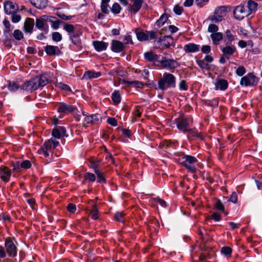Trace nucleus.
Listing matches in <instances>:
<instances>
[{
    "instance_id": "3c124183",
    "label": "nucleus",
    "mask_w": 262,
    "mask_h": 262,
    "mask_svg": "<svg viewBox=\"0 0 262 262\" xmlns=\"http://www.w3.org/2000/svg\"><path fill=\"white\" fill-rule=\"evenodd\" d=\"M127 83L136 88H142L143 86V83L139 81L134 80V81H127Z\"/></svg>"
},
{
    "instance_id": "dca6fc26",
    "label": "nucleus",
    "mask_w": 262,
    "mask_h": 262,
    "mask_svg": "<svg viewBox=\"0 0 262 262\" xmlns=\"http://www.w3.org/2000/svg\"><path fill=\"white\" fill-rule=\"evenodd\" d=\"M111 50L115 53H120L125 50V45L121 41L113 40L111 42Z\"/></svg>"
},
{
    "instance_id": "0eeeda50",
    "label": "nucleus",
    "mask_w": 262,
    "mask_h": 262,
    "mask_svg": "<svg viewBox=\"0 0 262 262\" xmlns=\"http://www.w3.org/2000/svg\"><path fill=\"white\" fill-rule=\"evenodd\" d=\"M159 62L163 68L169 70L174 69L179 66L176 60L171 58H167L165 56H161Z\"/></svg>"
},
{
    "instance_id": "e433bc0d",
    "label": "nucleus",
    "mask_w": 262,
    "mask_h": 262,
    "mask_svg": "<svg viewBox=\"0 0 262 262\" xmlns=\"http://www.w3.org/2000/svg\"><path fill=\"white\" fill-rule=\"evenodd\" d=\"M49 23H51V27L54 29H57L60 23H62L61 21L56 19V17L51 16L50 21H49Z\"/></svg>"
},
{
    "instance_id": "a19ab883",
    "label": "nucleus",
    "mask_w": 262,
    "mask_h": 262,
    "mask_svg": "<svg viewBox=\"0 0 262 262\" xmlns=\"http://www.w3.org/2000/svg\"><path fill=\"white\" fill-rule=\"evenodd\" d=\"M214 207L218 210L225 213V208L223 204L220 200H217L214 204Z\"/></svg>"
},
{
    "instance_id": "5701e85b",
    "label": "nucleus",
    "mask_w": 262,
    "mask_h": 262,
    "mask_svg": "<svg viewBox=\"0 0 262 262\" xmlns=\"http://www.w3.org/2000/svg\"><path fill=\"white\" fill-rule=\"evenodd\" d=\"M222 52L223 55L229 59V57L228 56L232 55L234 53L236 52V49L234 46H226L222 49Z\"/></svg>"
},
{
    "instance_id": "c756f323",
    "label": "nucleus",
    "mask_w": 262,
    "mask_h": 262,
    "mask_svg": "<svg viewBox=\"0 0 262 262\" xmlns=\"http://www.w3.org/2000/svg\"><path fill=\"white\" fill-rule=\"evenodd\" d=\"M257 6L258 5L257 3L252 0H249L247 2V6L246 7H247V10L249 13L250 15L253 12L256 11L257 10Z\"/></svg>"
},
{
    "instance_id": "20e7f679",
    "label": "nucleus",
    "mask_w": 262,
    "mask_h": 262,
    "mask_svg": "<svg viewBox=\"0 0 262 262\" xmlns=\"http://www.w3.org/2000/svg\"><path fill=\"white\" fill-rule=\"evenodd\" d=\"M51 16L44 15L36 19L35 26L39 30L43 31L44 33L47 34L49 29V26L48 24L49 21H50Z\"/></svg>"
},
{
    "instance_id": "1a4fd4ad",
    "label": "nucleus",
    "mask_w": 262,
    "mask_h": 262,
    "mask_svg": "<svg viewBox=\"0 0 262 262\" xmlns=\"http://www.w3.org/2000/svg\"><path fill=\"white\" fill-rule=\"evenodd\" d=\"M258 79L252 73H250L241 78L240 84L245 86H253L257 84Z\"/></svg>"
},
{
    "instance_id": "49530a36",
    "label": "nucleus",
    "mask_w": 262,
    "mask_h": 262,
    "mask_svg": "<svg viewBox=\"0 0 262 262\" xmlns=\"http://www.w3.org/2000/svg\"><path fill=\"white\" fill-rule=\"evenodd\" d=\"M173 10L174 13L178 15H181L184 11L183 8L179 5H176Z\"/></svg>"
},
{
    "instance_id": "72a5a7b5",
    "label": "nucleus",
    "mask_w": 262,
    "mask_h": 262,
    "mask_svg": "<svg viewBox=\"0 0 262 262\" xmlns=\"http://www.w3.org/2000/svg\"><path fill=\"white\" fill-rule=\"evenodd\" d=\"M101 75L100 72H94L92 71H86L84 74V77L86 79L97 78Z\"/></svg>"
},
{
    "instance_id": "e2e57ef3",
    "label": "nucleus",
    "mask_w": 262,
    "mask_h": 262,
    "mask_svg": "<svg viewBox=\"0 0 262 262\" xmlns=\"http://www.w3.org/2000/svg\"><path fill=\"white\" fill-rule=\"evenodd\" d=\"M76 209V206L74 204L70 203L67 206V210L71 213H74Z\"/></svg>"
},
{
    "instance_id": "9b49d317",
    "label": "nucleus",
    "mask_w": 262,
    "mask_h": 262,
    "mask_svg": "<svg viewBox=\"0 0 262 262\" xmlns=\"http://www.w3.org/2000/svg\"><path fill=\"white\" fill-rule=\"evenodd\" d=\"M38 88L43 87L52 81L51 76L49 74L44 73L39 77L34 78Z\"/></svg>"
},
{
    "instance_id": "6e6552de",
    "label": "nucleus",
    "mask_w": 262,
    "mask_h": 262,
    "mask_svg": "<svg viewBox=\"0 0 262 262\" xmlns=\"http://www.w3.org/2000/svg\"><path fill=\"white\" fill-rule=\"evenodd\" d=\"M227 14V7L225 6H220L216 8L214 14L211 16L210 19L214 22L218 23L221 21L223 18Z\"/></svg>"
},
{
    "instance_id": "680f3d73",
    "label": "nucleus",
    "mask_w": 262,
    "mask_h": 262,
    "mask_svg": "<svg viewBox=\"0 0 262 262\" xmlns=\"http://www.w3.org/2000/svg\"><path fill=\"white\" fill-rule=\"evenodd\" d=\"M228 201L234 204L237 202V195L236 192H233L232 193Z\"/></svg>"
},
{
    "instance_id": "8fccbe9b",
    "label": "nucleus",
    "mask_w": 262,
    "mask_h": 262,
    "mask_svg": "<svg viewBox=\"0 0 262 262\" xmlns=\"http://www.w3.org/2000/svg\"><path fill=\"white\" fill-rule=\"evenodd\" d=\"M219 27L215 24H210L208 26V31L212 33V34L216 33L217 32Z\"/></svg>"
},
{
    "instance_id": "13d9d810",
    "label": "nucleus",
    "mask_w": 262,
    "mask_h": 262,
    "mask_svg": "<svg viewBox=\"0 0 262 262\" xmlns=\"http://www.w3.org/2000/svg\"><path fill=\"white\" fill-rule=\"evenodd\" d=\"M63 29L69 33H73L74 31V26L73 25L65 24Z\"/></svg>"
},
{
    "instance_id": "f704fd0d",
    "label": "nucleus",
    "mask_w": 262,
    "mask_h": 262,
    "mask_svg": "<svg viewBox=\"0 0 262 262\" xmlns=\"http://www.w3.org/2000/svg\"><path fill=\"white\" fill-rule=\"evenodd\" d=\"M112 99L115 105L118 104L121 101V97L119 91H115L112 94Z\"/></svg>"
},
{
    "instance_id": "f8f14e48",
    "label": "nucleus",
    "mask_w": 262,
    "mask_h": 262,
    "mask_svg": "<svg viewBox=\"0 0 262 262\" xmlns=\"http://www.w3.org/2000/svg\"><path fill=\"white\" fill-rule=\"evenodd\" d=\"M84 116L83 122V125L86 127L89 124H94L98 123L99 118L97 115L93 114L91 115H87L84 112L82 113Z\"/></svg>"
},
{
    "instance_id": "412c9836",
    "label": "nucleus",
    "mask_w": 262,
    "mask_h": 262,
    "mask_svg": "<svg viewBox=\"0 0 262 262\" xmlns=\"http://www.w3.org/2000/svg\"><path fill=\"white\" fill-rule=\"evenodd\" d=\"M66 130L63 126H57L52 131V135L57 139L66 136Z\"/></svg>"
},
{
    "instance_id": "bf43d9fd",
    "label": "nucleus",
    "mask_w": 262,
    "mask_h": 262,
    "mask_svg": "<svg viewBox=\"0 0 262 262\" xmlns=\"http://www.w3.org/2000/svg\"><path fill=\"white\" fill-rule=\"evenodd\" d=\"M124 45H128V44H131L133 45L134 43L132 36L129 34H126L124 36Z\"/></svg>"
},
{
    "instance_id": "f257e3e1",
    "label": "nucleus",
    "mask_w": 262,
    "mask_h": 262,
    "mask_svg": "<svg viewBox=\"0 0 262 262\" xmlns=\"http://www.w3.org/2000/svg\"><path fill=\"white\" fill-rule=\"evenodd\" d=\"M158 85L159 89L163 91L170 88H174L176 85V78L172 74L165 72L159 80Z\"/></svg>"
},
{
    "instance_id": "4d7b16f0",
    "label": "nucleus",
    "mask_w": 262,
    "mask_h": 262,
    "mask_svg": "<svg viewBox=\"0 0 262 262\" xmlns=\"http://www.w3.org/2000/svg\"><path fill=\"white\" fill-rule=\"evenodd\" d=\"M109 5L108 4H101V11L103 13L108 14L109 13Z\"/></svg>"
},
{
    "instance_id": "4468645a",
    "label": "nucleus",
    "mask_w": 262,
    "mask_h": 262,
    "mask_svg": "<svg viewBox=\"0 0 262 262\" xmlns=\"http://www.w3.org/2000/svg\"><path fill=\"white\" fill-rule=\"evenodd\" d=\"M75 110L76 107L74 106L63 102L60 103L57 108L59 113L65 114L73 112Z\"/></svg>"
},
{
    "instance_id": "4be33fe9",
    "label": "nucleus",
    "mask_w": 262,
    "mask_h": 262,
    "mask_svg": "<svg viewBox=\"0 0 262 262\" xmlns=\"http://www.w3.org/2000/svg\"><path fill=\"white\" fill-rule=\"evenodd\" d=\"M93 45L97 52H101L106 50L108 44L103 41L95 40L93 41Z\"/></svg>"
},
{
    "instance_id": "39448f33",
    "label": "nucleus",
    "mask_w": 262,
    "mask_h": 262,
    "mask_svg": "<svg viewBox=\"0 0 262 262\" xmlns=\"http://www.w3.org/2000/svg\"><path fill=\"white\" fill-rule=\"evenodd\" d=\"M177 127L180 130L185 133L190 128V124L192 123V119L181 116L174 120Z\"/></svg>"
},
{
    "instance_id": "b1692460",
    "label": "nucleus",
    "mask_w": 262,
    "mask_h": 262,
    "mask_svg": "<svg viewBox=\"0 0 262 262\" xmlns=\"http://www.w3.org/2000/svg\"><path fill=\"white\" fill-rule=\"evenodd\" d=\"M183 49L186 53L196 52L200 50V45H196L194 43H189L185 45Z\"/></svg>"
},
{
    "instance_id": "58836bf2",
    "label": "nucleus",
    "mask_w": 262,
    "mask_h": 262,
    "mask_svg": "<svg viewBox=\"0 0 262 262\" xmlns=\"http://www.w3.org/2000/svg\"><path fill=\"white\" fill-rule=\"evenodd\" d=\"M96 174L98 178L97 182L98 183H106V179L103 176V173L99 170H96Z\"/></svg>"
},
{
    "instance_id": "603ef678",
    "label": "nucleus",
    "mask_w": 262,
    "mask_h": 262,
    "mask_svg": "<svg viewBox=\"0 0 262 262\" xmlns=\"http://www.w3.org/2000/svg\"><path fill=\"white\" fill-rule=\"evenodd\" d=\"M225 34L226 37L229 42L231 43L234 40V36L232 34L230 30H227Z\"/></svg>"
},
{
    "instance_id": "423d86ee",
    "label": "nucleus",
    "mask_w": 262,
    "mask_h": 262,
    "mask_svg": "<svg viewBox=\"0 0 262 262\" xmlns=\"http://www.w3.org/2000/svg\"><path fill=\"white\" fill-rule=\"evenodd\" d=\"M5 247L9 256L14 257L17 255V248L16 245L10 237H7L5 241Z\"/></svg>"
},
{
    "instance_id": "69168bd1",
    "label": "nucleus",
    "mask_w": 262,
    "mask_h": 262,
    "mask_svg": "<svg viewBox=\"0 0 262 262\" xmlns=\"http://www.w3.org/2000/svg\"><path fill=\"white\" fill-rule=\"evenodd\" d=\"M58 86L59 88H61L62 90L67 91H71V88H70V86L66 84H64L63 83H62V82L58 83Z\"/></svg>"
},
{
    "instance_id": "5fc2aeb1",
    "label": "nucleus",
    "mask_w": 262,
    "mask_h": 262,
    "mask_svg": "<svg viewBox=\"0 0 262 262\" xmlns=\"http://www.w3.org/2000/svg\"><path fill=\"white\" fill-rule=\"evenodd\" d=\"M246 73V70L244 66H241L237 68L236 74L238 76H242Z\"/></svg>"
},
{
    "instance_id": "393cba45",
    "label": "nucleus",
    "mask_w": 262,
    "mask_h": 262,
    "mask_svg": "<svg viewBox=\"0 0 262 262\" xmlns=\"http://www.w3.org/2000/svg\"><path fill=\"white\" fill-rule=\"evenodd\" d=\"M4 9L7 14H11L15 12L17 9L12 2L7 1L4 4Z\"/></svg>"
},
{
    "instance_id": "0e129e2a",
    "label": "nucleus",
    "mask_w": 262,
    "mask_h": 262,
    "mask_svg": "<svg viewBox=\"0 0 262 262\" xmlns=\"http://www.w3.org/2000/svg\"><path fill=\"white\" fill-rule=\"evenodd\" d=\"M201 51L204 54H208L211 51V47L209 45L203 46L201 48Z\"/></svg>"
},
{
    "instance_id": "774afa93",
    "label": "nucleus",
    "mask_w": 262,
    "mask_h": 262,
    "mask_svg": "<svg viewBox=\"0 0 262 262\" xmlns=\"http://www.w3.org/2000/svg\"><path fill=\"white\" fill-rule=\"evenodd\" d=\"M107 122L113 126H116L117 125V121L115 118H108L107 119Z\"/></svg>"
},
{
    "instance_id": "37998d69",
    "label": "nucleus",
    "mask_w": 262,
    "mask_h": 262,
    "mask_svg": "<svg viewBox=\"0 0 262 262\" xmlns=\"http://www.w3.org/2000/svg\"><path fill=\"white\" fill-rule=\"evenodd\" d=\"M121 10L120 6L117 3L113 5L112 7L111 8V11L115 14H119Z\"/></svg>"
},
{
    "instance_id": "c9c22d12",
    "label": "nucleus",
    "mask_w": 262,
    "mask_h": 262,
    "mask_svg": "<svg viewBox=\"0 0 262 262\" xmlns=\"http://www.w3.org/2000/svg\"><path fill=\"white\" fill-rule=\"evenodd\" d=\"M90 214L92 219L94 220H97L99 218L98 215V209L97 207L96 204H94L92 209L90 211Z\"/></svg>"
},
{
    "instance_id": "473e14b6",
    "label": "nucleus",
    "mask_w": 262,
    "mask_h": 262,
    "mask_svg": "<svg viewBox=\"0 0 262 262\" xmlns=\"http://www.w3.org/2000/svg\"><path fill=\"white\" fill-rule=\"evenodd\" d=\"M8 88L10 91L12 92H14L19 89L20 90V86L19 85V83L17 81H8Z\"/></svg>"
},
{
    "instance_id": "f3484780",
    "label": "nucleus",
    "mask_w": 262,
    "mask_h": 262,
    "mask_svg": "<svg viewBox=\"0 0 262 262\" xmlns=\"http://www.w3.org/2000/svg\"><path fill=\"white\" fill-rule=\"evenodd\" d=\"M11 175V170L6 166H0V178L4 182H8Z\"/></svg>"
},
{
    "instance_id": "de8ad7c7",
    "label": "nucleus",
    "mask_w": 262,
    "mask_h": 262,
    "mask_svg": "<svg viewBox=\"0 0 262 262\" xmlns=\"http://www.w3.org/2000/svg\"><path fill=\"white\" fill-rule=\"evenodd\" d=\"M52 39L54 41L59 42L62 39L61 35L58 32H55L52 33Z\"/></svg>"
},
{
    "instance_id": "c85d7f7f",
    "label": "nucleus",
    "mask_w": 262,
    "mask_h": 262,
    "mask_svg": "<svg viewBox=\"0 0 262 262\" xmlns=\"http://www.w3.org/2000/svg\"><path fill=\"white\" fill-rule=\"evenodd\" d=\"M143 3V0H134L133 5L130 6V9L135 14L139 11Z\"/></svg>"
},
{
    "instance_id": "f03ea898",
    "label": "nucleus",
    "mask_w": 262,
    "mask_h": 262,
    "mask_svg": "<svg viewBox=\"0 0 262 262\" xmlns=\"http://www.w3.org/2000/svg\"><path fill=\"white\" fill-rule=\"evenodd\" d=\"M58 145V141L51 138L44 142L41 148L38 150V153L45 157H48L49 156V153Z\"/></svg>"
},
{
    "instance_id": "ddd939ff",
    "label": "nucleus",
    "mask_w": 262,
    "mask_h": 262,
    "mask_svg": "<svg viewBox=\"0 0 262 262\" xmlns=\"http://www.w3.org/2000/svg\"><path fill=\"white\" fill-rule=\"evenodd\" d=\"M37 83L35 78L32 79L29 81L25 82L20 86V91H26L32 92L38 89Z\"/></svg>"
},
{
    "instance_id": "6e6d98bb",
    "label": "nucleus",
    "mask_w": 262,
    "mask_h": 262,
    "mask_svg": "<svg viewBox=\"0 0 262 262\" xmlns=\"http://www.w3.org/2000/svg\"><path fill=\"white\" fill-rule=\"evenodd\" d=\"M31 166V163L29 160H24L20 162L21 168L28 169Z\"/></svg>"
},
{
    "instance_id": "bb28decb",
    "label": "nucleus",
    "mask_w": 262,
    "mask_h": 262,
    "mask_svg": "<svg viewBox=\"0 0 262 262\" xmlns=\"http://www.w3.org/2000/svg\"><path fill=\"white\" fill-rule=\"evenodd\" d=\"M30 3L36 8L39 9L46 7L48 3L47 0H29Z\"/></svg>"
},
{
    "instance_id": "2eb2a0df",
    "label": "nucleus",
    "mask_w": 262,
    "mask_h": 262,
    "mask_svg": "<svg viewBox=\"0 0 262 262\" xmlns=\"http://www.w3.org/2000/svg\"><path fill=\"white\" fill-rule=\"evenodd\" d=\"M160 55L155 54L152 51H148L144 54V59L150 62L155 64L157 62H159L160 59Z\"/></svg>"
},
{
    "instance_id": "cd10ccee",
    "label": "nucleus",
    "mask_w": 262,
    "mask_h": 262,
    "mask_svg": "<svg viewBox=\"0 0 262 262\" xmlns=\"http://www.w3.org/2000/svg\"><path fill=\"white\" fill-rule=\"evenodd\" d=\"M228 83L227 80L223 79H217L215 83V89L225 91L228 88Z\"/></svg>"
},
{
    "instance_id": "a18cd8bd",
    "label": "nucleus",
    "mask_w": 262,
    "mask_h": 262,
    "mask_svg": "<svg viewBox=\"0 0 262 262\" xmlns=\"http://www.w3.org/2000/svg\"><path fill=\"white\" fill-rule=\"evenodd\" d=\"M13 36L15 39L20 40L24 37L23 33L19 30H15L13 32Z\"/></svg>"
},
{
    "instance_id": "4c0bfd02",
    "label": "nucleus",
    "mask_w": 262,
    "mask_h": 262,
    "mask_svg": "<svg viewBox=\"0 0 262 262\" xmlns=\"http://www.w3.org/2000/svg\"><path fill=\"white\" fill-rule=\"evenodd\" d=\"M168 19V16L166 14H162L159 19L156 21V25L157 26H163L165 23Z\"/></svg>"
},
{
    "instance_id": "c03bdc74",
    "label": "nucleus",
    "mask_w": 262,
    "mask_h": 262,
    "mask_svg": "<svg viewBox=\"0 0 262 262\" xmlns=\"http://www.w3.org/2000/svg\"><path fill=\"white\" fill-rule=\"evenodd\" d=\"M85 181L93 182L96 180L95 174L90 172H86L84 175Z\"/></svg>"
},
{
    "instance_id": "a878e982",
    "label": "nucleus",
    "mask_w": 262,
    "mask_h": 262,
    "mask_svg": "<svg viewBox=\"0 0 262 262\" xmlns=\"http://www.w3.org/2000/svg\"><path fill=\"white\" fill-rule=\"evenodd\" d=\"M159 39V41L162 42L166 48H169L173 42V38L170 35L164 36Z\"/></svg>"
},
{
    "instance_id": "052dcab7",
    "label": "nucleus",
    "mask_w": 262,
    "mask_h": 262,
    "mask_svg": "<svg viewBox=\"0 0 262 262\" xmlns=\"http://www.w3.org/2000/svg\"><path fill=\"white\" fill-rule=\"evenodd\" d=\"M179 88L181 90L186 91L188 89V86L184 80H182L179 83Z\"/></svg>"
},
{
    "instance_id": "aec40b11",
    "label": "nucleus",
    "mask_w": 262,
    "mask_h": 262,
    "mask_svg": "<svg viewBox=\"0 0 262 262\" xmlns=\"http://www.w3.org/2000/svg\"><path fill=\"white\" fill-rule=\"evenodd\" d=\"M34 26V20L31 18H27L24 25V31L26 33H31Z\"/></svg>"
},
{
    "instance_id": "7c9ffc66",
    "label": "nucleus",
    "mask_w": 262,
    "mask_h": 262,
    "mask_svg": "<svg viewBox=\"0 0 262 262\" xmlns=\"http://www.w3.org/2000/svg\"><path fill=\"white\" fill-rule=\"evenodd\" d=\"M135 33L137 37V39L139 41H145L147 40L148 39V35L147 34V33H145L143 31H141L140 29L137 28L135 29Z\"/></svg>"
},
{
    "instance_id": "2f4dec72",
    "label": "nucleus",
    "mask_w": 262,
    "mask_h": 262,
    "mask_svg": "<svg viewBox=\"0 0 262 262\" xmlns=\"http://www.w3.org/2000/svg\"><path fill=\"white\" fill-rule=\"evenodd\" d=\"M210 37L212 40L213 43L215 45H218L223 38V35L221 32H217L216 33L211 34Z\"/></svg>"
},
{
    "instance_id": "79ce46f5",
    "label": "nucleus",
    "mask_w": 262,
    "mask_h": 262,
    "mask_svg": "<svg viewBox=\"0 0 262 262\" xmlns=\"http://www.w3.org/2000/svg\"><path fill=\"white\" fill-rule=\"evenodd\" d=\"M125 214L123 212H117L115 214L114 219L116 221L123 222Z\"/></svg>"
},
{
    "instance_id": "7ed1b4c3",
    "label": "nucleus",
    "mask_w": 262,
    "mask_h": 262,
    "mask_svg": "<svg viewBox=\"0 0 262 262\" xmlns=\"http://www.w3.org/2000/svg\"><path fill=\"white\" fill-rule=\"evenodd\" d=\"M179 162L189 171H195V167L194 164L197 162V159L195 157L183 154L182 158L179 159Z\"/></svg>"
},
{
    "instance_id": "864d4df0",
    "label": "nucleus",
    "mask_w": 262,
    "mask_h": 262,
    "mask_svg": "<svg viewBox=\"0 0 262 262\" xmlns=\"http://www.w3.org/2000/svg\"><path fill=\"white\" fill-rule=\"evenodd\" d=\"M11 14V20L13 23H17L21 19V16L16 13L14 12Z\"/></svg>"
},
{
    "instance_id": "9d476101",
    "label": "nucleus",
    "mask_w": 262,
    "mask_h": 262,
    "mask_svg": "<svg viewBox=\"0 0 262 262\" xmlns=\"http://www.w3.org/2000/svg\"><path fill=\"white\" fill-rule=\"evenodd\" d=\"M233 15L235 19L242 20L250 15L247 10V7L243 5L236 6L233 11Z\"/></svg>"
},
{
    "instance_id": "338daca9",
    "label": "nucleus",
    "mask_w": 262,
    "mask_h": 262,
    "mask_svg": "<svg viewBox=\"0 0 262 262\" xmlns=\"http://www.w3.org/2000/svg\"><path fill=\"white\" fill-rule=\"evenodd\" d=\"M72 42L75 45L80 47L81 46V40L79 37H75V38L70 37Z\"/></svg>"
},
{
    "instance_id": "09e8293b",
    "label": "nucleus",
    "mask_w": 262,
    "mask_h": 262,
    "mask_svg": "<svg viewBox=\"0 0 262 262\" xmlns=\"http://www.w3.org/2000/svg\"><path fill=\"white\" fill-rule=\"evenodd\" d=\"M221 252L226 256L230 255L232 252V249L229 247H223L222 248Z\"/></svg>"
},
{
    "instance_id": "a211bd4d",
    "label": "nucleus",
    "mask_w": 262,
    "mask_h": 262,
    "mask_svg": "<svg viewBox=\"0 0 262 262\" xmlns=\"http://www.w3.org/2000/svg\"><path fill=\"white\" fill-rule=\"evenodd\" d=\"M187 138L189 140H194L195 138L199 139L201 140H203L204 139V137L201 134V133L199 132L195 128L191 129L189 128L187 132Z\"/></svg>"
},
{
    "instance_id": "ea45409f",
    "label": "nucleus",
    "mask_w": 262,
    "mask_h": 262,
    "mask_svg": "<svg viewBox=\"0 0 262 262\" xmlns=\"http://www.w3.org/2000/svg\"><path fill=\"white\" fill-rule=\"evenodd\" d=\"M196 62L198 66L200 67L202 69L208 70L209 69V64L206 63L204 59H198L196 60Z\"/></svg>"
},
{
    "instance_id": "6ab92c4d",
    "label": "nucleus",
    "mask_w": 262,
    "mask_h": 262,
    "mask_svg": "<svg viewBox=\"0 0 262 262\" xmlns=\"http://www.w3.org/2000/svg\"><path fill=\"white\" fill-rule=\"evenodd\" d=\"M45 51L49 56L59 55L62 52L57 46L48 45L45 47Z\"/></svg>"
}]
</instances>
